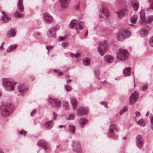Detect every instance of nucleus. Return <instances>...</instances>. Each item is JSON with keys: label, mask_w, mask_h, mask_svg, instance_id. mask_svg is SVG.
Wrapping results in <instances>:
<instances>
[{"label": "nucleus", "mask_w": 153, "mask_h": 153, "mask_svg": "<svg viewBox=\"0 0 153 153\" xmlns=\"http://www.w3.org/2000/svg\"><path fill=\"white\" fill-rule=\"evenodd\" d=\"M11 105L9 104H5L0 106V114L1 116L6 117L10 113Z\"/></svg>", "instance_id": "f257e3e1"}, {"label": "nucleus", "mask_w": 153, "mask_h": 153, "mask_svg": "<svg viewBox=\"0 0 153 153\" xmlns=\"http://www.w3.org/2000/svg\"><path fill=\"white\" fill-rule=\"evenodd\" d=\"M117 58L118 60L120 61L127 60L129 56L128 51L125 49H119L116 52Z\"/></svg>", "instance_id": "f03ea898"}, {"label": "nucleus", "mask_w": 153, "mask_h": 153, "mask_svg": "<svg viewBox=\"0 0 153 153\" xmlns=\"http://www.w3.org/2000/svg\"><path fill=\"white\" fill-rule=\"evenodd\" d=\"M109 130L110 134L108 135V137L114 140L117 139L118 135L117 133L118 129L116 126L114 124H111L110 126Z\"/></svg>", "instance_id": "7ed1b4c3"}, {"label": "nucleus", "mask_w": 153, "mask_h": 153, "mask_svg": "<svg viewBox=\"0 0 153 153\" xmlns=\"http://www.w3.org/2000/svg\"><path fill=\"white\" fill-rule=\"evenodd\" d=\"M2 80L3 85L7 91H11L14 90L16 83L11 82L9 79L6 78L3 79Z\"/></svg>", "instance_id": "20e7f679"}, {"label": "nucleus", "mask_w": 153, "mask_h": 153, "mask_svg": "<svg viewBox=\"0 0 153 153\" xmlns=\"http://www.w3.org/2000/svg\"><path fill=\"white\" fill-rule=\"evenodd\" d=\"M130 32L126 30H124L118 32L117 34V39L120 41L123 40L129 37L131 35Z\"/></svg>", "instance_id": "39448f33"}, {"label": "nucleus", "mask_w": 153, "mask_h": 153, "mask_svg": "<svg viewBox=\"0 0 153 153\" xmlns=\"http://www.w3.org/2000/svg\"><path fill=\"white\" fill-rule=\"evenodd\" d=\"M107 48V42L106 41L100 42L97 48L98 52L101 56H103L105 53Z\"/></svg>", "instance_id": "423d86ee"}, {"label": "nucleus", "mask_w": 153, "mask_h": 153, "mask_svg": "<svg viewBox=\"0 0 153 153\" xmlns=\"http://www.w3.org/2000/svg\"><path fill=\"white\" fill-rule=\"evenodd\" d=\"M100 11L102 13V15H99L100 18L103 17L104 19H106L109 14V11L107 7L104 5H101Z\"/></svg>", "instance_id": "0eeeda50"}, {"label": "nucleus", "mask_w": 153, "mask_h": 153, "mask_svg": "<svg viewBox=\"0 0 153 153\" xmlns=\"http://www.w3.org/2000/svg\"><path fill=\"white\" fill-rule=\"evenodd\" d=\"M72 146L73 150L77 153H81L82 148L78 140H74L72 142Z\"/></svg>", "instance_id": "6e6552de"}, {"label": "nucleus", "mask_w": 153, "mask_h": 153, "mask_svg": "<svg viewBox=\"0 0 153 153\" xmlns=\"http://www.w3.org/2000/svg\"><path fill=\"white\" fill-rule=\"evenodd\" d=\"M43 20L46 23L51 24L53 22V18L52 16L48 13H45L43 14Z\"/></svg>", "instance_id": "1a4fd4ad"}, {"label": "nucleus", "mask_w": 153, "mask_h": 153, "mask_svg": "<svg viewBox=\"0 0 153 153\" xmlns=\"http://www.w3.org/2000/svg\"><path fill=\"white\" fill-rule=\"evenodd\" d=\"M48 102L54 107L59 108L61 106V101L57 99H54L51 97H49Z\"/></svg>", "instance_id": "9d476101"}, {"label": "nucleus", "mask_w": 153, "mask_h": 153, "mask_svg": "<svg viewBox=\"0 0 153 153\" xmlns=\"http://www.w3.org/2000/svg\"><path fill=\"white\" fill-rule=\"evenodd\" d=\"M139 96V93L138 92L135 91L132 93L130 96L129 104L132 105L137 101Z\"/></svg>", "instance_id": "9b49d317"}, {"label": "nucleus", "mask_w": 153, "mask_h": 153, "mask_svg": "<svg viewBox=\"0 0 153 153\" xmlns=\"http://www.w3.org/2000/svg\"><path fill=\"white\" fill-rule=\"evenodd\" d=\"M37 145L38 146L43 147L45 150H47L49 147V145L48 143L42 140H39L37 143Z\"/></svg>", "instance_id": "f8f14e48"}, {"label": "nucleus", "mask_w": 153, "mask_h": 153, "mask_svg": "<svg viewBox=\"0 0 153 153\" xmlns=\"http://www.w3.org/2000/svg\"><path fill=\"white\" fill-rule=\"evenodd\" d=\"M88 113V111L86 108L81 107L77 111V114L78 116H81L83 115H87Z\"/></svg>", "instance_id": "ddd939ff"}, {"label": "nucleus", "mask_w": 153, "mask_h": 153, "mask_svg": "<svg viewBox=\"0 0 153 153\" xmlns=\"http://www.w3.org/2000/svg\"><path fill=\"white\" fill-rule=\"evenodd\" d=\"M59 28V26H57L56 29L54 27H51L48 30L47 33V36L48 37L51 38L53 37L56 34V32Z\"/></svg>", "instance_id": "4468645a"}, {"label": "nucleus", "mask_w": 153, "mask_h": 153, "mask_svg": "<svg viewBox=\"0 0 153 153\" xmlns=\"http://www.w3.org/2000/svg\"><path fill=\"white\" fill-rule=\"evenodd\" d=\"M143 142V140L142 136L140 135H138L136 137V143L138 148L140 149L142 147Z\"/></svg>", "instance_id": "2eb2a0df"}, {"label": "nucleus", "mask_w": 153, "mask_h": 153, "mask_svg": "<svg viewBox=\"0 0 153 153\" xmlns=\"http://www.w3.org/2000/svg\"><path fill=\"white\" fill-rule=\"evenodd\" d=\"M18 88L19 92L22 95H24V93L28 90V87L23 84L20 85L18 87Z\"/></svg>", "instance_id": "dca6fc26"}, {"label": "nucleus", "mask_w": 153, "mask_h": 153, "mask_svg": "<svg viewBox=\"0 0 153 153\" xmlns=\"http://www.w3.org/2000/svg\"><path fill=\"white\" fill-rule=\"evenodd\" d=\"M16 30L15 28L13 27L10 29L7 33V36L8 37H14L16 34Z\"/></svg>", "instance_id": "f3484780"}, {"label": "nucleus", "mask_w": 153, "mask_h": 153, "mask_svg": "<svg viewBox=\"0 0 153 153\" xmlns=\"http://www.w3.org/2000/svg\"><path fill=\"white\" fill-rule=\"evenodd\" d=\"M113 57L110 55L107 54L104 57V60L105 62L107 63H112L114 61Z\"/></svg>", "instance_id": "a211bd4d"}, {"label": "nucleus", "mask_w": 153, "mask_h": 153, "mask_svg": "<svg viewBox=\"0 0 153 153\" xmlns=\"http://www.w3.org/2000/svg\"><path fill=\"white\" fill-rule=\"evenodd\" d=\"M148 34V30L146 27L142 28L140 31V34L141 36L144 37Z\"/></svg>", "instance_id": "6ab92c4d"}, {"label": "nucleus", "mask_w": 153, "mask_h": 153, "mask_svg": "<svg viewBox=\"0 0 153 153\" xmlns=\"http://www.w3.org/2000/svg\"><path fill=\"white\" fill-rule=\"evenodd\" d=\"M132 6L135 11H137L139 7V3L136 0H132L131 2Z\"/></svg>", "instance_id": "aec40b11"}, {"label": "nucleus", "mask_w": 153, "mask_h": 153, "mask_svg": "<svg viewBox=\"0 0 153 153\" xmlns=\"http://www.w3.org/2000/svg\"><path fill=\"white\" fill-rule=\"evenodd\" d=\"M17 7L20 12H23L24 9L23 5V0H18Z\"/></svg>", "instance_id": "412c9836"}, {"label": "nucleus", "mask_w": 153, "mask_h": 153, "mask_svg": "<svg viewBox=\"0 0 153 153\" xmlns=\"http://www.w3.org/2000/svg\"><path fill=\"white\" fill-rule=\"evenodd\" d=\"M61 3V6L63 8H65L68 7L69 0H60Z\"/></svg>", "instance_id": "4be33fe9"}, {"label": "nucleus", "mask_w": 153, "mask_h": 153, "mask_svg": "<svg viewBox=\"0 0 153 153\" xmlns=\"http://www.w3.org/2000/svg\"><path fill=\"white\" fill-rule=\"evenodd\" d=\"M78 23L77 20L74 19L72 20L70 23L69 25V27L71 28L76 27Z\"/></svg>", "instance_id": "5701e85b"}, {"label": "nucleus", "mask_w": 153, "mask_h": 153, "mask_svg": "<svg viewBox=\"0 0 153 153\" xmlns=\"http://www.w3.org/2000/svg\"><path fill=\"white\" fill-rule=\"evenodd\" d=\"M123 72L124 76H130L131 74V68L129 67L123 69Z\"/></svg>", "instance_id": "b1692460"}, {"label": "nucleus", "mask_w": 153, "mask_h": 153, "mask_svg": "<svg viewBox=\"0 0 153 153\" xmlns=\"http://www.w3.org/2000/svg\"><path fill=\"white\" fill-rule=\"evenodd\" d=\"M71 102L72 105L73 109L74 110H76L77 108V104L76 100L74 98H72L71 99Z\"/></svg>", "instance_id": "393cba45"}, {"label": "nucleus", "mask_w": 153, "mask_h": 153, "mask_svg": "<svg viewBox=\"0 0 153 153\" xmlns=\"http://www.w3.org/2000/svg\"><path fill=\"white\" fill-rule=\"evenodd\" d=\"M18 46L17 44H14L11 45L7 48V52H11L14 51Z\"/></svg>", "instance_id": "a878e982"}, {"label": "nucleus", "mask_w": 153, "mask_h": 153, "mask_svg": "<svg viewBox=\"0 0 153 153\" xmlns=\"http://www.w3.org/2000/svg\"><path fill=\"white\" fill-rule=\"evenodd\" d=\"M88 121V120L84 118H81L79 120V123L81 128H83L84 127V125L86 124Z\"/></svg>", "instance_id": "bb28decb"}, {"label": "nucleus", "mask_w": 153, "mask_h": 153, "mask_svg": "<svg viewBox=\"0 0 153 153\" xmlns=\"http://www.w3.org/2000/svg\"><path fill=\"white\" fill-rule=\"evenodd\" d=\"M53 120H51L48 121L45 123V126L47 128L50 129L53 127Z\"/></svg>", "instance_id": "cd10ccee"}, {"label": "nucleus", "mask_w": 153, "mask_h": 153, "mask_svg": "<svg viewBox=\"0 0 153 153\" xmlns=\"http://www.w3.org/2000/svg\"><path fill=\"white\" fill-rule=\"evenodd\" d=\"M90 62V59L88 57L84 58L83 59V64L85 66L89 65Z\"/></svg>", "instance_id": "c85d7f7f"}, {"label": "nucleus", "mask_w": 153, "mask_h": 153, "mask_svg": "<svg viewBox=\"0 0 153 153\" xmlns=\"http://www.w3.org/2000/svg\"><path fill=\"white\" fill-rule=\"evenodd\" d=\"M140 18L141 20L145 22L146 20L144 10H142L140 13Z\"/></svg>", "instance_id": "c756f323"}, {"label": "nucleus", "mask_w": 153, "mask_h": 153, "mask_svg": "<svg viewBox=\"0 0 153 153\" xmlns=\"http://www.w3.org/2000/svg\"><path fill=\"white\" fill-rule=\"evenodd\" d=\"M138 124L142 126H144L146 125V122L142 118L140 119L137 122Z\"/></svg>", "instance_id": "7c9ffc66"}, {"label": "nucleus", "mask_w": 153, "mask_h": 153, "mask_svg": "<svg viewBox=\"0 0 153 153\" xmlns=\"http://www.w3.org/2000/svg\"><path fill=\"white\" fill-rule=\"evenodd\" d=\"M74 118V114L71 113L68 114V116H66L65 119L67 120H73Z\"/></svg>", "instance_id": "2f4dec72"}, {"label": "nucleus", "mask_w": 153, "mask_h": 153, "mask_svg": "<svg viewBox=\"0 0 153 153\" xmlns=\"http://www.w3.org/2000/svg\"><path fill=\"white\" fill-rule=\"evenodd\" d=\"M137 17V15H134L132 16L130 18V20L131 22L134 24H135L136 23Z\"/></svg>", "instance_id": "473e14b6"}, {"label": "nucleus", "mask_w": 153, "mask_h": 153, "mask_svg": "<svg viewBox=\"0 0 153 153\" xmlns=\"http://www.w3.org/2000/svg\"><path fill=\"white\" fill-rule=\"evenodd\" d=\"M68 126V128L72 134H74L75 130V126L74 125H70Z\"/></svg>", "instance_id": "72a5a7b5"}, {"label": "nucleus", "mask_w": 153, "mask_h": 153, "mask_svg": "<svg viewBox=\"0 0 153 153\" xmlns=\"http://www.w3.org/2000/svg\"><path fill=\"white\" fill-rule=\"evenodd\" d=\"M153 21V15H150L147 16L145 22L147 23H150Z\"/></svg>", "instance_id": "f704fd0d"}, {"label": "nucleus", "mask_w": 153, "mask_h": 153, "mask_svg": "<svg viewBox=\"0 0 153 153\" xmlns=\"http://www.w3.org/2000/svg\"><path fill=\"white\" fill-rule=\"evenodd\" d=\"M14 16L16 18H21L23 16V14L20 13L18 10H16L14 13Z\"/></svg>", "instance_id": "c9c22d12"}, {"label": "nucleus", "mask_w": 153, "mask_h": 153, "mask_svg": "<svg viewBox=\"0 0 153 153\" xmlns=\"http://www.w3.org/2000/svg\"><path fill=\"white\" fill-rule=\"evenodd\" d=\"M2 13L3 15L1 18V20L3 21V22H4V19L6 18L7 20H9V17L7 16V14H6L5 12H2Z\"/></svg>", "instance_id": "e433bc0d"}, {"label": "nucleus", "mask_w": 153, "mask_h": 153, "mask_svg": "<svg viewBox=\"0 0 153 153\" xmlns=\"http://www.w3.org/2000/svg\"><path fill=\"white\" fill-rule=\"evenodd\" d=\"M78 25L80 30H82L84 28V23L82 21H79L78 22Z\"/></svg>", "instance_id": "4c0bfd02"}, {"label": "nucleus", "mask_w": 153, "mask_h": 153, "mask_svg": "<svg viewBox=\"0 0 153 153\" xmlns=\"http://www.w3.org/2000/svg\"><path fill=\"white\" fill-rule=\"evenodd\" d=\"M119 18H121L124 15V12L122 10H120L116 12Z\"/></svg>", "instance_id": "58836bf2"}, {"label": "nucleus", "mask_w": 153, "mask_h": 153, "mask_svg": "<svg viewBox=\"0 0 153 153\" xmlns=\"http://www.w3.org/2000/svg\"><path fill=\"white\" fill-rule=\"evenodd\" d=\"M70 55L73 58H77L80 56V54L79 53H78L76 54L71 53L70 54Z\"/></svg>", "instance_id": "ea45409f"}, {"label": "nucleus", "mask_w": 153, "mask_h": 153, "mask_svg": "<svg viewBox=\"0 0 153 153\" xmlns=\"http://www.w3.org/2000/svg\"><path fill=\"white\" fill-rule=\"evenodd\" d=\"M127 110V106H125L120 111V115H122L124 112Z\"/></svg>", "instance_id": "a19ab883"}, {"label": "nucleus", "mask_w": 153, "mask_h": 153, "mask_svg": "<svg viewBox=\"0 0 153 153\" xmlns=\"http://www.w3.org/2000/svg\"><path fill=\"white\" fill-rule=\"evenodd\" d=\"M52 115L53 116V118L52 120H56L58 117V114L57 113L53 111L52 113Z\"/></svg>", "instance_id": "79ce46f5"}, {"label": "nucleus", "mask_w": 153, "mask_h": 153, "mask_svg": "<svg viewBox=\"0 0 153 153\" xmlns=\"http://www.w3.org/2000/svg\"><path fill=\"white\" fill-rule=\"evenodd\" d=\"M149 43L150 46L153 47V36L151 37L149 39Z\"/></svg>", "instance_id": "37998d69"}, {"label": "nucleus", "mask_w": 153, "mask_h": 153, "mask_svg": "<svg viewBox=\"0 0 153 153\" xmlns=\"http://www.w3.org/2000/svg\"><path fill=\"white\" fill-rule=\"evenodd\" d=\"M66 39V37L65 36L64 37L60 36L59 37L58 40L60 42H62L65 40Z\"/></svg>", "instance_id": "c03bdc74"}, {"label": "nucleus", "mask_w": 153, "mask_h": 153, "mask_svg": "<svg viewBox=\"0 0 153 153\" xmlns=\"http://www.w3.org/2000/svg\"><path fill=\"white\" fill-rule=\"evenodd\" d=\"M95 76L96 78H97L99 79V72L98 71H95L94 72Z\"/></svg>", "instance_id": "a18cd8bd"}, {"label": "nucleus", "mask_w": 153, "mask_h": 153, "mask_svg": "<svg viewBox=\"0 0 153 153\" xmlns=\"http://www.w3.org/2000/svg\"><path fill=\"white\" fill-rule=\"evenodd\" d=\"M148 83H146V84H144L143 86V88H142L143 90L145 91V90H146V89H147L148 88Z\"/></svg>", "instance_id": "49530a36"}, {"label": "nucleus", "mask_w": 153, "mask_h": 153, "mask_svg": "<svg viewBox=\"0 0 153 153\" xmlns=\"http://www.w3.org/2000/svg\"><path fill=\"white\" fill-rule=\"evenodd\" d=\"M65 88L66 91H70L71 89V87L69 85H65Z\"/></svg>", "instance_id": "de8ad7c7"}, {"label": "nucleus", "mask_w": 153, "mask_h": 153, "mask_svg": "<svg viewBox=\"0 0 153 153\" xmlns=\"http://www.w3.org/2000/svg\"><path fill=\"white\" fill-rule=\"evenodd\" d=\"M18 132L20 134H23L24 135H25L27 133L26 131L23 130H22L21 131H19Z\"/></svg>", "instance_id": "09e8293b"}, {"label": "nucleus", "mask_w": 153, "mask_h": 153, "mask_svg": "<svg viewBox=\"0 0 153 153\" xmlns=\"http://www.w3.org/2000/svg\"><path fill=\"white\" fill-rule=\"evenodd\" d=\"M68 45V43L67 42H62V46L63 48H65L67 47Z\"/></svg>", "instance_id": "8fccbe9b"}, {"label": "nucleus", "mask_w": 153, "mask_h": 153, "mask_svg": "<svg viewBox=\"0 0 153 153\" xmlns=\"http://www.w3.org/2000/svg\"><path fill=\"white\" fill-rule=\"evenodd\" d=\"M9 20H7V19L6 18H4V22H3L1 20V19H0V21L1 22V23H6L7 22L9 21H10V18L9 17Z\"/></svg>", "instance_id": "3c124183"}, {"label": "nucleus", "mask_w": 153, "mask_h": 153, "mask_svg": "<svg viewBox=\"0 0 153 153\" xmlns=\"http://www.w3.org/2000/svg\"><path fill=\"white\" fill-rule=\"evenodd\" d=\"M63 106L65 109H67L68 108V103L67 102H65Z\"/></svg>", "instance_id": "603ef678"}, {"label": "nucleus", "mask_w": 153, "mask_h": 153, "mask_svg": "<svg viewBox=\"0 0 153 153\" xmlns=\"http://www.w3.org/2000/svg\"><path fill=\"white\" fill-rule=\"evenodd\" d=\"M100 104L101 105H103L105 108H107V105L105 102H100Z\"/></svg>", "instance_id": "864d4df0"}, {"label": "nucleus", "mask_w": 153, "mask_h": 153, "mask_svg": "<svg viewBox=\"0 0 153 153\" xmlns=\"http://www.w3.org/2000/svg\"><path fill=\"white\" fill-rule=\"evenodd\" d=\"M36 112V109H34L30 113V115L31 116H33L34 114Z\"/></svg>", "instance_id": "5fc2aeb1"}, {"label": "nucleus", "mask_w": 153, "mask_h": 153, "mask_svg": "<svg viewBox=\"0 0 153 153\" xmlns=\"http://www.w3.org/2000/svg\"><path fill=\"white\" fill-rule=\"evenodd\" d=\"M53 48V46H46V48L48 51H49Z\"/></svg>", "instance_id": "6e6d98bb"}, {"label": "nucleus", "mask_w": 153, "mask_h": 153, "mask_svg": "<svg viewBox=\"0 0 153 153\" xmlns=\"http://www.w3.org/2000/svg\"><path fill=\"white\" fill-rule=\"evenodd\" d=\"M4 42H3L1 44V46H0V50H2L3 49V45L4 44Z\"/></svg>", "instance_id": "4d7b16f0"}, {"label": "nucleus", "mask_w": 153, "mask_h": 153, "mask_svg": "<svg viewBox=\"0 0 153 153\" xmlns=\"http://www.w3.org/2000/svg\"><path fill=\"white\" fill-rule=\"evenodd\" d=\"M140 113L138 111H137L136 112V117H138L140 115Z\"/></svg>", "instance_id": "13d9d810"}, {"label": "nucleus", "mask_w": 153, "mask_h": 153, "mask_svg": "<svg viewBox=\"0 0 153 153\" xmlns=\"http://www.w3.org/2000/svg\"><path fill=\"white\" fill-rule=\"evenodd\" d=\"M150 123L152 125H153V116L152 117L150 120Z\"/></svg>", "instance_id": "bf43d9fd"}, {"label": "nucleus", "mask_w": 153, "mask_h": 153, "mask_svg": "<svg viewBox=\"0 0 153 153\" xmlns=\"http://www.w3.org/2000/svg\"><path fill=\"white\" fill-rule=\"evenodd\" d=\"M75 8L76 10H78L79 8V5L78 4H77L75 7Z\"/></svg>", "instance_id": "052dcab7"}, {"label": "nucleus", "mask_w": 153, "mask_h": 153, "mask_svg": "<svg viewBox=\"0 0 153 153\" xmlns=\"http://www.w3.org/2000/svg\"><path fill=\"white\" fill-rule=\"evenodd\" d=\"M88 34V30H87L86 32L85 33V35H84L85 37H86L87 36Z\"/></svg>", "instance_id": "680f3d73"}, {"label": "nucleus", "mask_w": 153, "mask_h": 153, "mask_svg": "<svg viewBox=\"0 0 153 153\" xmlns=\"http://www.w3.org/2000/svg\"><path fill=\"white\" fill-rule=\"evenodd\" d=\"M62 74V73L61 72H59L58 74V76H61Z\"/></svg>", "instance_id": "e2e57ef3"}, {"label": "nucleus", "mask_w": 153, "mask_h": 153, "mask_svg": "<svg viewBox=\"0 0 153 153\" xmlns=\"http://www.w3.org/2000/svg\"><path fill=\"white\" fill-rule=\"evenodd\" d=\"M0 153H4L3 150L1 148H0Z\"/></svg>", "instance_id": "0e129e2a"}, {"label": "nucleus", "mask_w": 153, "mask_h": 153, "mask_svg": "<svg viewBox=\"0 0 153 153\" xmlns=\"http://www.w3.org/2000/svg\"><path fill=\"white\" fill-rule=\"evenodd\" d=\"M150 5L151 7L153 10V3L151 4Z\"/></svg>", "instance_id": "69168bd1"}, {"label": "nucleus", "mask_w": 153, "mask_h": 153, "mask_svg": "<svg viewBox=\"0 0 153 153\" xmlns=\"http://www.w3.org/2000/svg\"><path fill=\"white\" fill-rule=\"evenodd\" d=\"M149 2L151 4L153 3V0H149Z\"/></svg>", "instance_id": "338daca9"}, {"label": "nucleus", "mask_w": 153, "mask_h": 153, "mask_svg": "<svg viewBox=\"0 0 153 153\" xmlns=\"http://www.w3.org/2000/svg\"><path fill=\"white\" fill-rule=\"evenodd\" d=\"M55 152L56 153H58L59 152V151L56 149L55 150Z\"/></svg>", "instance_id": "774afa93"}]
</instances>
